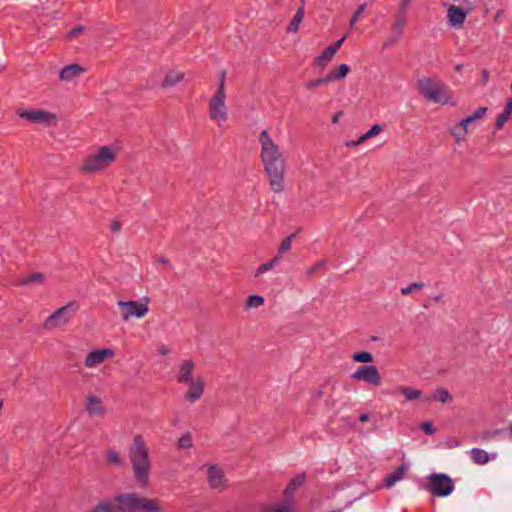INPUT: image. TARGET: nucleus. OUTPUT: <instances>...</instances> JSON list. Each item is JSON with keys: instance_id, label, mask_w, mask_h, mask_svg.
Masks as SVG:
<instances>
[{"instance_id": "obj_44", "label": "nucleus", "mask_w": 512, "mask_h": 512, "mask_svg": "<svg viewBox=\"0 0 512 512\" xmlns=\"http://www.w3.org/2000/svg\"><path fill=\"white\" fill-rule=\"evenodd\" d=\"M421 429L428 435L435 433L436 429L431 422H423L421 424Z\"/></svg>"}, {"instance_id": "obj_37", "label": "nucleus", "mask_w": 512, "mask_h": 512, "mask_svg": "<svg viewBox=\"0 0 512 512\" xmlns=\"http://www.w3.org/2000/svg\"><path fill=\"white\" fill-rule=\"evenodd\" d=\"M330 79H329V76L326 75L325 77H320V78H316V79H313L309 82L306 83V87L310 90L312 89H315L316 87L320 86V85H324V84H328L330 83Z\"/></svg>"}, {"instance_id": "obj_13", "label": "nucleus", "mask_w": 512, "mask_h": 512, "mask_svg": "<svg viewBox=\"0 0 512 512\" xmlns=\"http://www.w3.org/2000/svg\"><path fill=\"white\" fill-rule=\"evenodd\" d=\"M112 356H114L112 349L93 350L87 355L84 364L87 368H93L103 363L107 357Z\"/></svg>"}, {"instance_id": "obj_38", "label": "nucleus", "mask_w": 512, "mask_h": 512, "mask_svg": "<svg viewBox=\"0 0 512 512\" xmlns=\"http://www.w3.org/2000/svg\"><path fill=\"white\" fill-rule=\"evenodd\" d=\"M511 114L512 113L510 111H507L505 109L502 111L501 114H499L495 124L497 130L501 129L504 126V124L509 120Z\"/></svg>"}, {"instance_id": "obj_14", "label": "nucleus", "mask_w": 512, "mask_h": 512, "mask_svg": "<svg viewBox=\"0 0 512 512\" xmlns=\"http://www.w3.org/2000/svg\"><path fill=\"white\" fill-rule=\"evenodd\" d=\"M187 384L189 385V388L185 395V399L188 402L194 403L202 397L205 389V382L201 377H198Z\"/></svg>"}, {"instance_id": "obj_55", "label": "nucleus", "mask_w": 512, "mask_h": 512, "mask_svg": "<svg viewBox=\"0 0 512 512\" xmlns=\"http://www.w3.org/2000/svg\"><path fill=\"white\" fill-rule=\"evenodd\" d=\"M488 77H489V72L487 70H483L482 71V79H483L484 83H486L488 81Z\"/></svg>"}, {"instance_id": "obj_29", "label": "nucleus", "mask_w": 512, "mask_h": 512, "mask_svg": "<svg viewBox=\"0 0 512 512\" xmlns=\"http://www.w3.org/2000/svg\"><path fill=\"white\" fill-rule=\"evenodd\" d=\"M349 71H350L349 65H347L346 63H343V64L339 65L338 67H336L335 69H333L328 74V76H329L330 81L333 82V81L345 78Z\"/></svg>"}, {"instance_id": "obj_26", "label": "nucleus", "mask_w": 512, "mask_h": 512, "mask_svg": "<svg viewBox=\"0 0 512 512\" xmlns=\"http://www.w3.org/2000/svg\"><path fill=\"white\" fill-rule=\"evenodd\" d=\"M304 17V7L301 6L296 11L295 15L293 16L290 24L287 27L288 33H296L299 29L300 23L302 22Z\"/></svg>"}, {"instance_id": "obj_1", "label": "nucleus", "mask_w": 512, "mask_h": 512, "mask_svg": "<svg viewBox=\"0 0 512 512\" xmlns=\"http://www.w3.org/2000/svg\"><path fill=\"white\" fill-rule=\"evenodd\" d=\"M259 143L261 145L260 157L269 178L270 188L275 193H281L285 187V157L267 130L260 133Z\"/></svg>"}, {"instance_id": "obj_57", "label": "nucleus", "mask_w": 512, "mask_h": 512, "mask_svg": "<svg viewBox=\"0 0 512 512\" xmlns=\"http://www.w3.org/2000/svg\"><path fill=\"white\" fill-rule=\"evenodd\" d=\"M462 69H463V64H457L455 66V71H457V72H461Z\"/></svg>"}, {"instance_id": "obj_50", "label": "nucleus", "mask_w": 512, "mask_h": 512, "mask_svg": "<svg viewBox=\"0 0 512 512\" xmlns=\"http://www.w3.org/2000/svg\"><path fill=\"white\" fill-rule=\"evenodd\" d=\"M121 229V224L118 220H115L112 224H111V230L114 231V232H118L119 230Z\"/></svg>"}, {"instance_id": "obj_49", "label": "nucleus", "mask_w": 512, "mask_h": 512, "mask_svg": "<svg viewBox=\"0 0 512 512\" xmlns=\"http://www.w3.org/2000/svg\"><path fill=\"white\" fill-rule=\"evenodd\" d=\"M82 30H83V27H82V26H77V27L73 28V29L69 32L68 36H69L70 38L75 37V36H77L80 32H82Z\"/></svg>"}, {"instance_id": "obj_15", "label": "nucleus", "mask_w": 512, "mask_h": 512, "mask_svg": "<svg viewBox=\"0 0 512 512\" xmlns=\"http://www.w3.org/2000/svg\"><path fill=\"white\" fill-rule=\"evenodd\" d=\"M195 370V363L191 359L183 360L180 363L176 380L180 384H186L190 381H192L193 378V372Z\"/></svg>"}, {"instance_id": "obj_28", "label": "nucleus", "mask_w": 512, "mask_h": 512, "mask_svg": "<svg viewBox=\"0 0 512 512\" xmlns=\"http://www.w3.org/2000/svg\"><path fill=\"white\" fill-rule=\"evenodd\" d=\"M470 456L475 464L484 465L489 461L488 453L479 448H472L470 450Z\"/></svg>"}, {"instance_id": "obj_53", "label": "nucleus", "mask_w": 512, "mask_h": 512, "mask_svg": "<svg viewBox=\"0 0 512 512\" xmlns=\"http://www.w3.org/2000/svg\"><path fill=\"white\" fill-rule=\"evenodd\" d=\"M225 77H226V72H225V71H222L221 76H220V83H219V87H222V89H224V90H225V88H224V85H225Z\"/></svg>"}, {"instance_id": "obj_36", "label": "nucleus", "mask_w": 512, "mask_h": 512, "mask_svg": "<svg viewBox=\"0 0 512 512\" xmlns=\"http://www.w3.org/2000/svg\"><path fill=\"white\" fill-rule=\"evenodd\" d=\"M352 359L359 363H369L373 361V355L370 352L362 351L353 354Z\"/></svg>"}, {"instance_id": "obj_43", "label": "nucleus", "mask_w": 512, "mask_h": 512, "mask_svg": "<svg viewBox=\"0 0 512 512\" xmlns=\"http://www.w3.org/2000/svg\"><path fill=\"white\" fill-rule=\"evenodd\" d=\"M414 0H402L399 5H398V8H397V11L398 12H401V13H404V14H407L408 13V9H409V6L411 5V3L413 2Z\"/></svg>"}, {"instance_id": "obj_58", "label": "nucleus", "mask_w": 512, "mask_h": 512, "mask_svg": "<svg viewBox=\"0 0 512 512\" xmlns=\"http://www.w3.org/2000/svg\"><path fill=\"white\" fill-rule=\"evenodd\" d=\"M396 42V39L394 40H390V41H387L385 44H384V47H388L389 45H392Z\"/></svg>"}, {"instance_id": "obj_30", "label": "nucleus", "mask_w": 512, "mask_h": 512, "mask_svg": "<svg viewBox=\"0 0 512 512\" xmlns=\"http://www.w3.org/2000/svg\"><path fill=\"white\" fill-rule=\"evenodd\" d=\"M281 259H282L281 255H277L274 258H272L271 260H269L268 262L261 264L256 269L254 276L258 277L259 275L270 271L271 269H273L280 263Z\"/></svg>"}, {"instance_id": "obj_11", "label": "nucleus", "mask_w": 512, "mask_h": 512, "mask_svg": "<svg viewBox=\"0 0 512 512\" xmlns=\"http://www.w3.org/2000/svg\"><path fill=\"white\" fill-rule=\"evenodd\" d=\"M353 380L364 381L373 386H379L381 384V376L376 366L374 365H363L354 371L351 375Z\"/></svg>"}, {"instance_id": "obj_48", "label": "nucleus", "mask_w": 512, "mask_h": 512, "mask_svg": "<svg viewBox=\"0 0 512 512\" xmlns=\"http://www.w3.org/2000/svg\"><path fill=\"white\" fill-rule=\"evenodd\" d=\"M345 39H346V35H344L341 39H339L334 44L330 45V47L334 48V51L337 52L340 49V47L342 46V44L344 43Z\"/></svg>"}, {"instance_id": "obj_45", "label": "nucleus", "mask_w": 512, "mask_h": 512, "mask_svg": "<svg viewBox=\"0 0 512 512\" xmlns=\"http://www.w3.org/2000/svg\"><path fill=\"white\" fill-rule=\"evenodd\" d=\"M452 133L455 136L456 141L461 142L465 139L467 130L460 127V130L453 131Z\"/></svg>"}, {"instance_id": "obj_54", "label": "nucleus", "mask_w": 512, "mask_h": 512, "mask_svg": "<svg viewBox=\"0 0 512 512\" xmlns=\"http://www.w3.org/2000/svg\"><path fill=\"white\" fill-rule=\"evenodd\" d=\"M370 416L367 413H363L359 416L360 422H367L369 420Z\"/></svg>"}, {"instance_id": "obj_24", "label": "nucleus", "mask_w": 512, "mask_h": 512, "mask_svg": "<svg viewBox=\"0 0 512 512\" xmlns=\"http://www.w3.org/2000/svg\"><path fill=\"white\" fill-rule=\"evenodd\" d=\"M335 54L336 52L334 51V48L328 46L324 49L321 55L315 58L314 63L317 67L324 69L327 66V63L333 58Z\"/></svg>"}, {"instance_id": "obj_40", "label": "nucleus", "mask_w": 512, "mask_h": 512, "mask_svg": "<svg viewBox=\"0 0 512 512\" xmlns=\"http://www.w3.org/2000/svg\"><path fill=\"white\" fill-rule=\"evenodd\" d=\"M294 235L291 234L289 235L288 237H286L282 242L281 244L279 245V248H278V255L280 254H283L287 251H289L291 249V245H292V239H293Z\"/></svg>"}, {"instance_id": "obj_25", "label": "nucleus", "mask_w": 512, "mask_h": 512, "mask_svg": "<svg viewBox=\"0 0 512 512\" xmlns=\"http://www.w3.org/2000/svg\"><path fill=\"white\" fill-rule=\"evenodd\" d=\"M183 73L176 72V71H170L166 74L164 80L161 82L160 86L163 88H168L171 86H174L178 82H180L183 79Z\"/></svg>"}, {"instance_id": "obj_18", "label": "nucleus", "mask_w": 512, "mask_h": 512, "mask_svg": "<svg viewBox=\"0 0 512 512\" xmlns=\"http://www.w3.org/2000/svg\"><path fill=\"white\" fill-rule=\"evenodd\" d=\"M306 482V474L299 473L291 479L287 487L283 491V497L285 500L293 501V495L297 488L302 487Z\"/></svg>"}, {"instance_id": "obj_52", "label": "nucleus", "mask_w": 512, "mask_h": 512, "mask_svg": "<svg viewBox=\"0 0 512 512\" xmlns=\"http://www.w3.org/2000/svg\"><path fill=\"white\" fill-rule=\"evenodd\" d=\"M502 16H503V10H498L494 16V22L500 23Z\"/></svg>"}, {"instance_id": "obj_31", "label": "nucleus", "mask_w": 512, "mask_h": 512, "mask_svg": "<svg viewBox=\"0 0 512 512\" xmlns=\"http://www.w3.org/2000/svg\"><path fill=\"white\" fill-rule=\"evenodd\" d=\"M45 279V276L44 274L42 273H32L28 276H25L23 278H21L20 280H18L15 285L17 286H24V285H29V284H32V283H42Z\"/></svg>"}, {"instance_id": "obj_51", "label": "nucleus", "mask_w": 512, "mask_h": 512, "mask_svg": "<svg viewBox=\"0 0 512 512\" xmlns=\"http://www.w3.org/2000/svg\"><path fill=\"white\" fill-rule=\"evenodd\" d=\"M158 352L161 355H166L170 353V349L167 346L163 345L158 349Z\"/></svg>"}, {"instance_id": "obj_8", "label": "nucleus", "mask_w": 512, "mask_h": 512, "mask_svg": "<svg viewBox=\"0 0 512 512\" xmlns=\"http://www.w3.org/2000/svg\"><path fill=\"white\" fill-rule=\"evenodd\" d=\"M455 488L453 480L444 473L431 474L425 487L434 496L447 497Z\"/></svg>"}, {"instance_id": "obj_27", "label": "nucleus", "mask_w": 512, "mask_h": 512, "mask_svg": "<svg viewBox=\"0 0 512 512\" xmlns=\"http://www.w3.org/2000/svg\"><path fill=\"white\" fill-rule=\"evenodd\" d=\"M452 400V396L448 392V390L439 388L437 389L434 394L430 397H426L424 401H439L441 403H447Z\"/></svg>"}, {"instance_id": "obj_33", "label": "nucleus", "mask_w": 512, "mask_h": 512, "mask_svg": "<svg viewBox=\"0 0 512 512\" xmlns=\"http://www.w3.org/2000/svg\"><path fill=\"white\" fill-rule=\"evenodd\" d=\"M294 509V503L290 500H285L283 503L275 504L271 507L270 512H292Z\"/></svg>"}, {"instance_id": "obj_20", "label": "nucleus", "mask_w": 512, "mask_h": 512, "mask_svg": "<svg viewBox=\"0 0 512 512\" xmlns=\"http://www.w3.org/2000/svg\"><path fill=\"white\" fill-rule=\"evenodd\" d=\"M385 394L401 393L407 401H412L421 397L422 392L407 386H397L393 391H386Z\"/></svg>"}, {"instance_id": "obj_23", "label": "nucleus", "mask_w": 512, "mask_h": 512, "mask_svg": "<svg viewBox=\"0 0 512 512\" xmlns=\"http://www.w3.org/2000/svg\"><path fill=\"white\" fill-rule=\"evenodd\" d=\"M87 411L91 415L104 414V408L101 405V399L98 396H89L87 398Z\"/></svg>"}, {"instance_id": "obj_12", "label": "nucleus", "mask_w": 512, "mask_h": 512, "mask_svg": "<svg viewBox=\"0 0 512 512\" xmlns=\"http://www.w3.org/2000/svg\"><path fill=\"white\" fill-rule=\"evenodd\" d=\"M472 10L464 11L461 7L450 5L447 10L448 24L453 28H461L465 22L467 14Z\"/></svg>"}, {"instance_id": "obj_9", "label": "nucleus", "mask_w": 512, "mask_h": 512, "mask_svg": "<svg viewBox=\"0 0 512 512\" xmlns=\"http://www.w3.org/2000/svg\"><path fill=\"white\" fill-rule=\"evenodd\" d=\"M149 298L144 297L140 301H118L117 305L121 309V317L123 321H128L131 318H143L149 311Z\"/></svg>"}, {"instance_id": "obj_46", "label": "nucleus", "mask_w": 512, "mask_h": 512, "mask_svg": "<svg viewBox=\"0 0 512 512\" xmlns=\"http://www.w3.org/2000/svg\"><path fill=\"white\" fill-rule=\"evenodd\" d=\"M324 265V262L323 261H319L317 262L314 266L310 267L307 271H306V274L308 276H312L320 267H322Z\"/></svg>"}, {"instance_id": "obj_42", "label": "nucleus", "mask_w": 512, "mask_h": 512, "mask_svg": "<svg viewBox=\"0 0 512 512\" xmlns=\"http://www.w3.org/2000/svg\"><path fill=\"white\" fill-rule=\"evenodd\" d=\"M487 112V108L482 106V107H479L476 109V111L474 112L473 115H471L470 117L472 118L473 121H477L481 118H483L485 116Z\"/></svg>"}, {"instance_id": "obj_16", "label": "nucleus", "mask_w": 512, "mask_h": 512, "mask_svg": "<svg viewBox=\"0 0 512 512\" xmlns=\"http://www.w3.org/2000/svg\"><path fill=\"white\" fill-rule=\"evenodd\" d=\"M85 72V69L78 64H70L63 67L59 72V79L64 82H71L81 74Z\"/></svg>"}, {"instance_id": "obj_35", "label": "nucleus", "mask_w": 512, "mask_h": 512, "mask_svg": "<svg viewBox=\"0 0 512 512\" xmlns=\"http://www.w3.org/2000/svg\"><path fill=\"white\" fill-rule=\"evenodd\" d=\"M366 7H367V4L363 3L354 12V14L352 15V17L350 18V21H349V26L351 29L354 28L356 23L361 19Z\"/></svg>"}, {"instance_id": "obj_22", "label": "nucleus", "mask_w": 512, "mask_h": 512, "mask_svg": "<svg viewBox=\"0 0 512 512\" xmlns=\"http://www.w3.org/2000/svg\"><path fill=\"white\" fill-rule=\"evenodd\" d=\"M382 126L379 124L373 125L366 133L362 134L358 140L347 143V146H357L365 142L366 140L375 137L382 131Z\"/></svg>"}, {"instance_id": "obj_3", "label": "nucleus", "mask_w": 512, "mask_h": 512, "mask_svg": "<svg viewBox=\"0 0 512 512\" xmlns=\"http://www.w3.org/2000/svg\"><path fill=\"white\" fill-rule=\"evenodd\" d=\"M114 502L115 504L102 502L94 508L93 512H135L139 510L157 512L158 510L154 501L142 498L135 493L118 495Z\"/></svg>"}, {"instance_id": "obj_5", "label": "nucleus", "mask_w": 512, "mask_h": 512, "mask_svg": "<svg viewBox=\"0 0 512 512\" xmlns=\"http://www.w3.org/2000/svg\"><path fill=\"white\" fill-rule=\"evenodd\" d=\"M418 91L426 100L434 103L448 104L449 97H446V85L435 81L432 78L424 77L418 80Z\"/></svg>"}, {"instance_id": "obj_6", "label": "nucleus", "mask_w": 512, "mask_h": 512, "mask_svg": "<svg viewBox=\"0 0 512 512\" xmlns=\"http://www.w3.org/2000/svg\"><path fill=\"white\" fill-rule=\"evenodd\" d=\"M79 309V304L75 301L67 303L58 308L43 323V328L48 331L67 325L75 316Z\"/></svg>"}, {"instance_id": "obj_60", "label": "nucleus", "mask_w": 512, "mask_h": 512, "mask_svg": "<svg viewBox=\"0 0 512 512\" xmlns=\"http://www.w3.org/2000/svg\"><path fill=\"white\" fill-rule=\"evenodd\" d=\"M301 1H302V5H301V6H303V7H304V4H305V1H306V0H301Z\"/></svg>"}, {"instance_id": "obj_59", "label": "nucleus", "mask_w": 512, "mask_h": 512, "mask_svg": "<svg viewBox=\"0 0 512 512\" xmlns=\"http://www.w3.org/2000/svg\"><path fill=\"white\" fill-rule=\"evenodd\" d=\"M338 119H339V114L335 115L332 119V122L333 123H337L338 122Z\"/></svg>"}, {"instance_id": "obj_47", "label": "nucleus", "mask_w": 512, "mask_h": 512, "mask_svg": "<svg viewBox=\"0 0 512 512\" xmlns=\"http://www.w3.org/2000/svg\"><path fill=\"white\" fill-rule=\"evenodd\" d=\"M473 122L474 121L472 120V118L470 116H468L460 121L459 126L461 128L468 130V125H470Z\"/></svg>"}, {"instance_id": "obj_21", "label": "nucleus", "mask_w": 512, "mask_h": 512, "mask_svg": "<svg viewBox=\"0 0 512 512\" xmlns=\"http://www.w3.org/2000/svg\"><path fill=\"white\" fill-rule=\"evenodd\" d=\"M406 23L407 14L396 11L391 27L397 37H400L403 34Z\"/></svg>"}, {"instance_id": "obj_4", "label": "nucleus", "mask_w": 512, "mask_h": 512, "mask_svg": "<svg viewBox=\"0 0 512 512\" xmlns=\"http://www.w3.org/2000/svg\"><path fill=\"white\" fill-rule=\"evenodd\" d=\"M117 157V150L111 146H101L96 151L89 153L81 166L86 173H95L106 169Z\"/></svg>"}, {"instance_id": "obj_56", "label": "nucleus", "mask_w": 512, "mask_h": 512, "mask_svg": "<svg viewBox=\"0 0 512 512\" xmlns=\"http://www.w3.org/2000/svg\"><path fill=\"white\" fill-rule=\"evenodd\" d=\"M158 261H159L160 263H162V264H167V265H169V261H168V259H167V258H165V257H160Z\"/></svg>"}, {"instance_id": "obj_32", "label": "nucleus", "mask_w": 512, "mask_h": 512, "mask_svg": "<svg viewBox=\"0 0 512 512\" xmlns=\"http://www.w3.org/2000/svg\"><path fill=\"white\" fill-rule=\"evenodd\" d=\"M107 461L108 463L117 466V467H123L125 465V460L120 455L119 452H117L114 448H109L107 450Z\"/></svg>"}, {"instance_id": "obj_34", "label": "nucleus", "mask_w": 512, "mask_h": 512, "mask_svg": "<svg viewBox=\"0 0 512 512\" xmlns=\"http://www.w3.org/2000/svg\"><path fill=\"white\" fill-rule=\"evenodd\" d=\"M264 297L260 295H251L246 300V308H257L264 304Z\"/></svg>"}, {"instance_id": "obj_39", "label": "nucleus", "mask_w": 512, "mask_h": 512, "mask_svg": "<svg viewBox=\"0 0 512 512\" xmlns=\"http://www.w3.org/2000/svg\"><path fill=\"white\" fill-rule=\"evenodd\" d=\"M178 446L181 449H188L192 447V437L190 433H185L179 438Z\"/></svg>"}, {"instance_id": "obj_41", "label": "nucleus", "mask_w": 512, "mask_h": 512, "mask_svg": "<svg viewBox=\"0 0 512 512\" xmlns=\"http://www.w3.org/2000/svg\"><path fill=\"white\" fill-rule=\"evenodd\" d=\"M423 287H424V283H422V282H414V283H411L410 285H408L406 287H403L401 289V293H402V295H408V294L412 293L414 290L422 289Z\"/></svg>"}, {"instance_id": "obj_17", "label": "nucleus", "mask_w": 512, "mask_h": 512, "mask_svg": "<svg viewBox=\"0 0 512 512\" xmlns=\"http://www.w3.org/2000/svg\"><path fill=\"white\" fill-rule=\"evenodd\" d=\"M208 483L212 488H222L225 485V476L221 469L215 465L208 467Z\"/></svg>"}, {"instance_id": "obj_7", "label": "nucleus", "mask_w": 512, "mask_h": 512, "mask_svg": "<svg viewBox=\"0 0 512 512\" xmlns=\"http://www.w3.org/2000/svg\"><path fill=\"white\" fill-rule=\"evenodd\" d=\"M209 116L211 120L222 126L228 118V110L226 106V93L222 87H218L215 94L209 101Z\"/></svg>"}, {"instance_id": "obj_2", "label": "nucleus", "mask_w": 512, "mask_h": 512, "mask_svg": "<svg viewBox=\"0 0 512 512\" xmlns=\"http://www.w3.org/2000/svg\"><path fill=\"white\" fill-rule=\"evenodd\" d=\"M128 457L136 482L141 487H146L149 483L152 462L148 445L141 434L133 437L128 448Z\"/></svg>"}, {"instance_id": "obj_19", "label": "nucleus", "mask_w": 512, "mask_h": 512, "mask_svg": "<svg viewBox=\"0 0 512 512\" xmlns=\"http://www.w3.org/2000/svg\"><path fill=\"white\" fill-rule=\"evenodd\" d=\"M408 470V465L401 464L399 467H397L394 471L387 474L383 480L384 486L386 488L393 487L398 481L402 480L405 473Z\"/></svg>"}, {"instance_id": "obj_10", "label": "nucleus", "mask_w": 512, "mask_h": 512, "mask_svg": "<svg viewBox=\"0 0 512 512\" xmlns=\"http://www.w3.org/2000/svg\"><path fill=\"white\" fill-rule=\"evenodd\" d=\"M17 115L20 118L26 119L31 123H39L46 125H52L56 123V116L53 113L41 109H19L17 111Z\"/></svg>"}]
</instances>
